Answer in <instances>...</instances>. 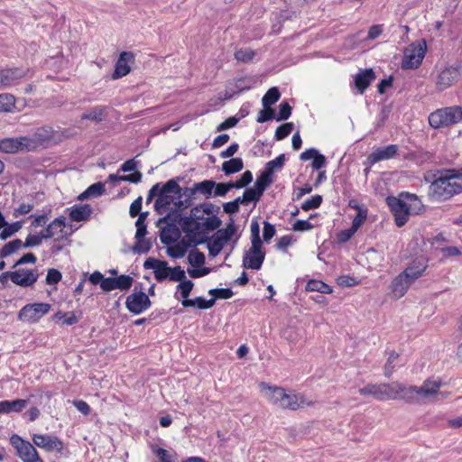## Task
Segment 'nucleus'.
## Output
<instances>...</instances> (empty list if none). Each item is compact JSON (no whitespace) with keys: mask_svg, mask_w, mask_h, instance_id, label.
Listing matches in <instances>:
<instances>
[{"mask_svg":"<svg viewBox=\"0 0 462 462\" xmlns=\"http://www.w3.org/2000/svg\"><path fill=\"white\" fill-rule=\"evenodd\" d=\"M442 381L429 378L420 386L405 385L399 382L381 383L383 401L403 400L409 403H429L442 401L449 395L440 391Z\"/></svg>","mask_w":462,"mask_h":462,"instance_id":"nucleus-1","label":"nucleus"},{"mask_svg":"<svg viewBox=\"0 0 462 462\" xmlns=\"http://www.w3.org/2000/svg\"><path fill=\"white\" fill-rule=\"evenodd\" d=\"M428 267L424 257H418L410 265L397 275L391 282V293L395 299H400L408 291L410 286L422 276Z\"/></svg>","mask_w":462,"mask_h":462,"instance_id":"nucleus-2","label":"nucleus"},{"mask_svg":"<svg viewBox=\"0 0 462 462\" xmlns=\"http://www.w3.org/2000/svg\"><path fill=\"white\" fill-rule=\"evenodd\" d=\"M462 191V173L448 171L438 177L430 187V195L437 200H446Z\"/></svg>","mask_w":462,"mask_h":462,"instance_id":"nucleus-3","label":"nucleus"},{"mask_svg":"<svg viewBox=\"0 0 462 462\" xmlns=\"http://www.w3.org/2000/svg\"><path fill=\"white\" fill-rule=\"evenodd\" d=\"M180 225L185 233L184 238L191 244L197 245L200 242L204 233L218 228L221 220L216 216L206 217L204 221L193 220L192 217H185L181 218Z\"/></svg>","mask_w":462,"mask_h":462,"instance_id":"nucleus-4","label":"nucleus"},{"mask_svg":"<svg viewBox=\"0 0 462 462\" xmlns=\"http://www.w3.org/2000/svg\"><path fill=\"white\" fill-rule=\"evenodd\" d=\"M458 122H460V112L457 106L438 109L429 116V123L433 128L448 127Z\"/></svg>","mask_w":462,"mask_h":462,"instance_id":"nucleus-5","label":"nucleus"},{"mask_svg":"<svg viewBox=\"0 0 462 462\" xmlns=\"http://www.w3.org/2000/svg\"><path fill=\"white\" fill-rule=\"evenodd\" d=\"M427 50L424 40L417 41L410 44L404 51L402 61V69H416L422 62Z\"/></svg>","mask_w":462,"mask_h":462,"instance_id":"nucleus-6","label":"nucleus"},{"mask_svg":"<svg viewBox=\"0 0 462 462\" xmlns=\"http://www.w3.org/2000/svg\"><path fill=\"white\" fill-rule=\"evenodd\" d=\"M236 232V226L234 222L229 223L226 228L218 229L208 245L209 254L217 256Z\"/></svg>","mask_w":462,"mask_h":462,"instance_id":"nucleus-7","label":"nucleus"},{"mask_svg":"<svg viewBox=\"0 0 462 462\" xmlns=\"http://www.w3.org/2000/svg\"><path fill=\"white\" fill-rule=\"evenodd\" d=\"M51 310L48 303H32L23 307L18 312L17 319L23 322L36 323Z\"/></svg>","mask_w":462,"mask_h":462,"instance_id":"nucleus-8","label":"nucleus"},{"mask_svg":"<svg viewBox=\"0 0 462 462\" xmlns=\"http://www.w3.org/2000/svg\"><path fill=\"white\" fill-rule=\"evenodd\" d=\"M11 443L16 448L19 457L23 462H43L36 448L30 442L14 435L11 438Z\"/></svg>","mask_w":462,"mask_h":462,"instance_id":"nucleus-9","label":"nucleus"},{"mask_svg":"<svg viewBox=\"0 0 462 462\" xmlns=\"http://www.w3.org/2000/svg\"><path fill=\"white\" fill-rule=\"evenodd\" d=\"M387 204L394 216V221L397 226L401 227L404 226L411 215L409 208L405 203V200L402 197L395 198V197H388L386 199Z\"/></svg>","mask_w":462,"mask_h":462,"instance_id":"nucleus-10","label":"nucleus"},{"mask_svg":"<svg viewBox=\"0 0 462 462\" xmlns=\"http://www.w3.org/2000/svg\"><path fill=\"white\" fill-rule=\"evenodd\" d=\"M460 78V68L449 66L440 70L435 80L438 91H444L455 84Z\"/></svg>","mask_w":462,"mask_h":462,"instance_id":"nucleus-11","label":"nucleus"},{"mask_svg":"<svg viewBox=\"0 0 462 462\" xmlns=\"http://www.w3.org/2000/svg\"><path fill=\"white\" fill-rule=\"evenodd\" d=\"M28 72V69L6 68L0 70V88H8L20 82Z\"/></svg>","mask_w":462,"mask_h":462,"instance_id":"nucleus-12","label":"nucleus"},{"mask_svg":"<svg viewBox=\"0 0 462 462\" xmlns=\"http://www.w3.org/2000/svg\"><path fill=\"white\" fill-rule=\"evenodd\" d=\"M265 253L262 249V245H252L251 248L245 252L243 259V265L246 269L259 270L264 261Z\"/></svg>","mask_w":462,"mask_h":462,"instance_id":"nucleus-13","label":"nucleus"},{"mask_svg":"<svg viewBox=\"0 0 462 462\" xmlns=\"http://www.w3.org/2000/svg\"><path fill=\"white\" fill-rule=\"evenodd\" d=\"M126 308L134 314H140L151 306L149 297L143 291L130 294L126 298Z\"/></svg>","mask_w":462,"mask_h":462,"instance_id":"nucleus-14","label":"nucleus"},{"mask_svg":"<svg viewBox=\"0 0 462 462\" xmlns=\"http://www.w3.org/2000/svg\"><path fill=\"white\" fill-rule=\"evenodd\" d=\"M32 441L37 447L44 448L48 452H61L63 449L62 441L55 436L34 434Z\"/></svg>","mask_w":462,"mask_h":462,"instance_id":"nucleus-15","label":"nucleus"},{"mask_svg":"<svg viewBox=\"0 0 462 462\" xmlns=\"http://www.w3.org/2000/svg\"><path fill=\"white\" fill-rule=\"evenodd\" d=\"M259 389L263 395L273 404L281 408L286 392L283 388L278 386H272L264 382L259 383Z\"/></svg>","mask_w":462,"mask_h":462,"instance_id":"nucleus-16","label":"nucleus"},{"mask_svg":"<svg viewBox=\"0 0 462 462\" xmlns=\"http://www.w3.org/2000/svg\"><path fill=\"white\" fill-rule=\"evenodd\" d=\"M38 279L36 270L21 268L12 273V282L22 287L32 286Z\"/></svg>","mask_w":462,"mask_h":462,"instance_id":"nucleus-17","label":"nucleus"},{"mask_svg":"<svg viewBox=\"0 0 462 462\" xmlns=\"http://www.w3.org/2000/svg\"><path fill=\"white\" fill-rule=\"evenodd\" d=\"M312 403L313 402L311 401H308L304 395L286 393L282 403H281V408L295 411L300 408L310 406Z\"/></svg>","mask_w":462,"mask_h":462,"instance_id":"nucleus-18","label":"nucleus"},{"mask_svg":"<svg viewBox=\"0 0 462 462\" xmlns=\"http://www.w3.org/2000/svg\"><path fill=\"white\" fill-rule=\"evenodd\" d=\"M375 78L376 76L372 69L360 70L354 79L355 87L358 93L363 94Z\"/></svg>","mask_w":462,"mask_h":462,"instance_id":"nucleus-19","label":"nucleus"},{"mask_svg":"<svg viewBox=\"0 0 462 462\" xmlns=\"http://www.w3.org/2000/svg\"><path fill=\"white\" fill-rule=\"evenodd\" d=\"M134 59V55L131 52L123 51L116 64L115 72L113 74V79H116L122 77L126 76L131 69L128 65V62Z\"/></svg>","mask_w":462,"mask_h":462,"instance_id":"nucleus-20","label":"nucleus"},{"mask_svg":"<svg viewBox=\"0 0 462 462\" xmlns=\"http://www.w3.org/2000/svg\"><path fill=\"white\" fill-rule=\"evenodd\" d=\"M398 151L395 144H390L383 148H379L374 151L368 157L371 163H376L381 161L389 160L393 158Z\"/></svg>","mask_w":462,"mask_h":462,"instance_id":"nucleus-21","label":"nucleus"},{"mask_svg":"<svg viewBox=\"0 0 462 462\" xmlns=\"http://www.w3.org/2000/svg\"><path fill=\"white\" fill-rule=\"evenodd\" d=\"M65 221L63 218H55L43 231L45 238H55L60 240L64 237L63 230Z\"/></svg>","mask_w":462,"mask_h":462,"instance_id":"nucleus-22","label":"nucleus"},{"mask_svg":"<svg viewBox=\"0 0 462 462\" xmlns=\"http://www.w3.org/2000/svg\"><path fill=\"white\" fill-rule=\"evenodd\" d=\"M28 405L27 400L1 401L0 413L20 412Z\"/></svg>","mask_w":462,"mask_h":462,"instance_id":"nucleus-23","label":"nucleus"},{"mask_svg":"<svg viewBox=\"0 0 462 462\" xmlns=\"http://www.w3.org/2000/svg\"><path fill=\"white\" fill-rule=\"evenodd\" d=\"M215 186L216 182L211 180L196 182L193 187L189 189V195L192 196L196 192H200L201 194L205 195L207 199H208L211 197Z\"/></svg>","mask_w":462,"mask_h":462,"instance_id":"nucleus-24","label":"nucleus"},{"mask_svg":"<svg viewBox=\"0 0 462 462\" xmlns=\"http://www.w3.org/2000/svg\"><path fill=\"white\" fill-rule=\"evenodd\" d=\"M411 215H420L424 211V205L414 194L402 195Z\"/></svg>","mask_w":462,"mask_h":462,"instance_id":"nucleus-25","label":"nucleus"},{"mask_svg":"<svg viewBox=\"0 0 462 462\" xmlns=\"http://www.w3.org/2000/svg\"><path fill=\"white\" fill-rule=\"evenodd\" d=\"M107 113L106 107L103 106H97L90 108L81 116L82 120H91L94 122H102L106 119Z\"/></svg>","mask_w":462,"mask_h":462,"instance_id":"nucleus-26","label":"nucleus"},{"mask_svg":"<svg viewBox=\"0 0 462 462\" xmlns=\"http://www.w3.org/2000/svg\"><path fill=\"white\" fill-rule=\"evenodd\" d=\"M213 213V205L211 203L199 204L190 210V215L188 217H192L193 220L204 221L206 218L204 215H211Z\"/></svg>","mask_w":462,"mask_h":462,"instance_id":"nucleus-27","label":"nucleus"},{"mask_svg":"<svg viewBox=\"0 0 462 462\" xmlns=\"http://www.w3.org/2000/svg\"><path fill=\"white\" fill-rule=\"evenodd\" d=\"M92 212V208L89 205H81L75 207L69 213V217L74 221H85L87 220Z\"/></svg>","mask_w":462,"mask_h":462,"instance_id":"nucleus-28","label":"nucleus"},{"mask_svg":"<svg viewBox=\"0 0 462 462\" xmlns=\"http://www.w3.org/2000/svg\"><path fill=\"white\" fill-rule=\"evenodd\" d=\"M32 134L39 146H42L53 138L54 131L50 126H44L38 128Z\"/></svg>","mask_w":462,"mask_h":462,"instance_id":"nucleus-29","label":"nucleus"},{"mask_svg":"<svg viewBox=\"0 0 462 462\" xmlns=\"http://www.w3.org/2000/svg\"><path fill=\"white\" fill-rule=\"evenodd\" d=\"M189 245H191V243L189 241L186 243V239L183 237V239L179 244L169 247L167 249V253L172 258H182L187 252L188 246Z\"/></svg>","mask_w":462,"mask_h":462,"instance_id":"nucleus-30","label":"nucleus"},{"mask_svg":"<svg viewBox=\"0 0 462 462\" xmlns=\"http://www.w3.org/2000/svg\"><path fill=\"white\" fill-rule=\"evenodd\" d=\"M381 383H370L358 390L363 396H372L376 400L383 401Z\"/></svg>","mask_w":462,"mask_h":462,"instance_id":"nucleus-31","label":"nucleus"},{"mask_svg":"<svg viewBox=\"0 0 462 462\" xmlns=\"http://www.w3.org/2000/svg\"><path fill=\"white\" fill-rule=\"evenodd\" d=\"M244 163L240 158H233L229 161H226L222 164V171L226 174H232L242 171Z\"/></svg>","mask_w":462,"mask_h":462,"instance_id":"nucleus-32","label":"nucleus"},{"mask_svg":"<svg viewBox=\"0 0 462 462\" xmlns=\"http://www.w3.org/2000/svg\"><path fill=\"white\" fill-rule=\"evenodd\" d=\"M181 304L183 307L197 306L198 308H199L201 310H207V309L211 308L215 304V299H210L208 300H206L202 297H197L193 300H182Z\"/></svg>","mask_w":462,"mask_h":462,"instance_id":"nucleus-33","label":"nucleus"},{"mask_svg":"<svg viewBox=\"0 0 462 462\" xmlns=\"http://www.w3.org/2000/svg\"><path fill=\"white\" fill-rule=\"evenodd\" d=\"M173 202V195L168 193H162L160 190L158 198L155 200V208L158 212L162 213V210H167L171 203Z\"/></svg>","mask_w":462,"mask_h":462,"instance_id":"nucleus-34","label":"nucleus"},{"mask_svg":"<svg viewBox=\"0 0 462 462\" xmlns=\"http://www.w3.org/2000/svg\"><path fill=\"white\" fill-rule=\"evenodd\" d=\"M18 138H6L0 141V151L6 153H14L20 151Z\"/></svg>","mask_w":462,"mask_h":462,"instance_id":"nucleus-35","label":"nucleus"},{"mask_svg":"<svg viewBox=\"0 0 462 462\" xmlns=\"http://www.w3.org/2000/svg\"><path fill=\"white\" fill-rule=\"evenodd\" d=\"M273 174L269 172V171H264L257 177L256 181L254 183V188L258 190H261V193L263 194L266 188L272 183Z\"/></svg>","mask_w":462,"mask_h":462,"instance_id":"nucleus-36","label":"nucleus"},{"mask_svg":"<svg viewBox=\"0 0 462 462\" xmlns=\"http://www.w3.org/2000/svg\"><path fill=\"white\" fill-rule=\"evenodd\" d=\"M23 244L24 243H23L20 239H14L5 244L0 251V257L5 258L11 255L12 254L23 247Z\"/></svg>","mask_w":462,"mask_h":462,"instance_id":"nucleus-37","label":"nucleus"},{"mask_svg":"<svg viewBox=\"0 0 462 462\" xmlns=\"http://www.w3.org/2000/svg\"><path fill=\"white\" fill-rule=\"evenodd\" d=\"M20 151L31 152L36 150L39 146L33 134L30 136H22L18 138Z\"/></svg>","mask_w":462,"mask_h":462,"instance_id":"nucleus-38","label":"nucleus"},{"mask_svg":"<svg viewBox=\"0 0 462 462\" xmlns=\"http://www.w3.org/2000/svg\"><path fill=\"white\" fill-rule=\"evenodd\" d=\"M281 97L280 91L277 88H271L263 96L262 102L265 108L270 107L272 105L276 103Z\"/></svg>","mask_w":462,"mask_h":462,"instance_id":"nucleus-39","label":"nucleus"},{"mask_svg":"<svg viewBox=\"0 0 462 462\" xmlns=\"http://www.w3.org/2000/svg\"><path fill=\"white\" fill-rule=\"evenodd\" d=\"M306 289L310 291H319L321 293H331L332 288L321 281L311 280L307 283Z\"/></svg>","mask_w":462,"mask_h":462,"instance_id":"nucleus-40","label":"nucleus"},{"mask_svg":"<svg viewBox=\"0 0 462 462\" xmlns=\"http://www.w3.org/2000/svg\"><path fill=\"white\" fill-rule=\"evenodd\" d=\"M162 193L177 195L179 198L181 196V189L178 182L171 179L169 180L160 189Z\"/></svg>","mask_w":462,"mask_h":462,"instance_id":"nucleus-41","label":"nucleus"},{"mask_svg":"<svg viewBox=\"0 0 462 462\" xmlns=\"http://www.w3.org/2000/svg\"><path fill=\"white\" fill-rule=\"evenodd\" d=\"M14 106V97L11 94H0V111L10 112Z\"/></svg>","mask_w":462,"mask_h":462,"instance_id":"nucleus-42","label":"nucleus"},{"mask_svg":"<svg viewBox=\"0 0 462 462\" xmlns=\"http://www.w3.org/2000/svg\"><path fill=\"white\" fill-rule=\"evenodd\" d=\"M23 226V224L21 221L14 222L11 225H6L4 226L5 228L0 233V238L2 240H5L8 237H10L14 233L18 232Z\"/></svg>","mask_w":462,"mask_h":462,"instance_id":"nucleus-43","label":"nucleus"},{"mask_svg":"<svg viewBox=\"0 0 462 462\" xmlns=\"http://www.w3.org/2000/svg\"><path fill=\"white\" fill-rule=\"evenodd\" d=\"M171 267L168 266L167 262L162 261L160 266L154 272L156 281L162 282L170 277Z\"/></svg>","mask_w":462,"mask_h":462,"instance_id":"nucleus-44","label":"nucleus"},{"mask_svg":"<svg viewBox=\"0 0 462 462\" xmlns=\"http://www.w3.org/2000/svg\"><path fill=\"white\" fill-rule=\"evenodd\" d=\"M262 195L263 194L261 193V190H258L254 187L248 188L245 190V192L242 196V200L246 201L247 204L252 201L257 202L260 199V198L262 197Z\"/></svg>","mask_w":462,"mask_h":462,"instance_id":"nucleus-45","label":"nucleus"},{"mask_svg":"<svg viewBox=\"0 0 462 462\" xmlns=\"http://www.w3.org/2000/svg\"><path fill=\"white\" fill-rule=\"evenodd\" d=\"M194 283L189 280H183L180 282L177 286V290L180 292L183 300H189V295L192 291Z\"/></svg>","mask_w":462,"mask_h":462,"instance_id":"nucleus-46","label":"nucleus"},{"mask_svg":"<svg viewBox=\"0 0 462 462\" xmlns=\"http://www.w3.org/2000/svg\"><path fill=\"white\" fill-rule=\"evenodd\" d=\"M133 278L129 275H120L115 278L116 289H119L121 291L128 290L133 284Z\"/></svg>","mask_w":462,"mask_h":462,"instance_id":"nucleus-47","label":"nucleus"},{"mask_svg":"<svg viewBox=\"0 0 462 462\" xmlns=\"http://www.w3.org/2000/svg\"><path fill=\"white\" fill-rule=\"evenodd\" d=\"M147 217V212L141 213L135 222L136 226V233L135 238L144 237L146 234V226L144 224L145 218Z\"/></svg>","mask_w":462,"mask_h":462,"instance_id":"nucleus-48","label":"nucleus"},{"mask_svg":"<svg viewBox=\"0 0 462 462\" xmlns=\"http://www.w3.org/2000/svg\"><path fill=\"white\" fill-rule=\"evenodd\" d=\"M285 162V155L281 154L276 159L270 161L266 163L265 170L273 174L276 170L281 169Z\"/></svg>","mask_w":462,"mask_h":462,"instance_id":"nucleus-49","label":"nucleus"},{"mask_svg":"<svg viewBox=\"0 0 462 462\" xmlns=\"http://www.w3.org/2000/svg\"><path fill=\"white\" fill-rule=\"evenodd\" d=\"M293 129L292 123H285L277 127L275 131V138L276 140H282L287 137Z\"/></svg>","mask_w":462,"mask_h":462,"instance_id":"nucleus-50","label":"nucleus"},{"mask_svg":"<svg viewBox=\"0 0 462 462\" xmlns=\"http://www.w3.org/2000/svg\"><path fill=\"white\" fill-rule=\"evenodd\" d=\"M254 51L251 49L245 48L237 50L235 53V57L238 61L248 62L253 60Z\"/></svg>","mask_w":462,"mask_h":462,"instance_id":"nucleus-51","label":"nucleus"},{"mask_svg":"<svg viewBox=\"0 0 462 462\" xmlns=\"http://www.w3.org/2000/svg\"><path fill=\"white\" fill-rule=\"evenodd\" d=\"M43 239H46L43 231H42L39 235H29L23 244V247L29 248L39 245Z\"/></svg>","mask_w":462,"mask_h":462,"instance_id":"nucleus-52","label":"nucleus"},{"mask_svg":"<svg viewBox=\"0 0 462 462\" xmlns=\"http://www.w3.org/2000/svg\"><path fill=\"white\" fill-rule=\"evenodd\" d=\"M322 202V197L320 195H315L311 199H307L301 205V208L305 211L317 208Z\"/></svg>","mask_w":462,"mask_h":462,"instance_id":"nucleus-53","label":"nucleus"},{"mask_svg":"<svg viewBox=\"0 0 462 462\" xmlns=\"http://www.w3.org/2000/svg\"><path fill=\"white\" fill-rule=\"evenodd\" d=\"M252 180H253L252 172L250 171H246L242 174L241 178L238 180L232 182L233 188L234 189H241V188L248 185Z\"/></svg>","mask_w":462,"mask_h":462,"instance_id":"nucleus-54","label":"nucleus"},{"mask_svg":"<svg viewBox=\"0 0 462 462\" xmlns=\"http://www.w3.org/2000/svg\"><path fill=\"white\" fill-rule=\"evenodd\" d=\"M188 258L192 266H199L205 263V255L199 251L190 252Z\"/></svg>","mask_w":462,"mask_h":462,"instance_id":"nucleus-55","label":"nucleus"},{"mask_svg":"<svg viewBox=\"0 0 462 462\" xmlns=\"http://www.w3.org/2000/svg\"><path fill=\"white\" fill-rule=\"evenodd\" d=\"M208 293L213 296L212 299H230L233 291L230 289H211Z\"/></svg>","mask_w":462,"mask_h":462,"instance_id":"nucleus-56","label":"nucleus"},{"mask_svg":"<svg viewBox=\"0 0 462 462\" xmlns=\"http://www.w3.org/2000/svg\"><path fill=\"white\" fill-rule=\"evenodd\" d=\"M233 188L232 181L226 183H216L214 188V196L223 197Z\"/></svg>","mask_w":462,"mask_h":462,"instance_id":"nucleus-57","label":"nucleus"},{"mask_svg":"<svg viewBox=\"0 0 462 462\" xmlns=\"http://www.w3.org/2000/svg\"><path fill=\"white\" fill-rule=\"evenodd\" d=\"M251 242L254 246L256 245H262L260 238V226L256 221L252 222L251 224Z\"/></svg>","mask_w":462,"mask_h":462,"instance_id":"nucleus-58","label":"nucleus"},{"mask_svg":"<svg viewBox=\"0 0 462 462\" xmlns=\"http://www.w3.org/2000/svg\"><path fill=\"white\" fill-rule=\"evenodd\" d=\"M169 279L174 282H181L185 280L186 274L184 270H182L180 266H176L173 268L171 267Z\"/></svg>","mask_w":462,"mask_h":462,"instance_id":"nucleus-59","label":"nucleus"},{"mask_svg":"<svg viewBox=\"0 0 462 462\" xmlns=\"http://www.w3.org/2000/svg\"><path fill=\"white\" fill-rule=\"evenodd\" d=\"M291 106L289 103L284 102L282 103L279 106V114L276 118L277 121L286 120L291 116Z\"/></svg>","mask_w":462,"mask_h":462,"instance_id":"nucleus-60","label":"nucleus"},{"mask_svg":"<svg viewBox=\"0 0 462 462\" xmlns=\"http://www.w3.org/2000/svg\"><path fill=\"white\" fill-rule=\"evenodd\" d=\"M276 230L275 226L272 225L271 223L264 221L263 222V237L264 242L268 243L274 236H275Z\"/></svg>","mask_w":462,"mask_h":462,"instance_id":"nucleus-61","label":"nucleus"},{"mask_svg":"<svg viewBox=\"0 0 462 462\" xmlns=\"http://www.w3.org/2000/svg\"><path fill=\"white\" fill-rule=\"evenodd\" d=\"M150 242L145 240L143 237L136 238V244L134 246V252L137 253H147L150 250Z\"/></svg>","mask_w":462,"mask_h":462,"instance_id":"nucleus-62","label":"nucleus"},{"mask_svg":"<svg viewBox=\"0 0 462 462\" xmlns=\"http://www.w3.org/2000/svg\"><path fill=\"white\" fill-rule=\"evenodd\" d=\"M55 318L62 319V324H65V325H73L78 322V319L75 316V314H73V313L57 312L55 314Z\"/></svg>","mask_w":462,"mask_h":462,"instance_id":"nucleus-63","label":"nucleus"},{"mask_svg":"<svg viewBox=\"0 0 462 462\" xmlns=\"http://www.w3.org/2000/svg\"><path fill=\"white\" fill-rule=\"evenodd\" d=\"M105 190V185L102 182H97L95 184L90 185L87 189V194L88 193L90 198L100 196Z\"/></svg>","mask_w":462,"mask_h":462,"instance_id":"nucleus-64","label":"nucleus"}]
</instances>
